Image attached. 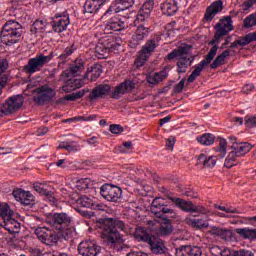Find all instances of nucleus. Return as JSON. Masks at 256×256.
Instances as JSON below:
<instances>
[{
	"mask_svg": "<svg viewBox=\"0 0 256 256\" xmlns=\"http://www.w3.org/2000/svg\"><path fill=\"white\" fill-rule=\"evenodd\" d=\"M185 87V78L182 79L178 84L175 85L174 91L175 93H181Z\"/></svg>",
	"mask_w": 256,
	"mask_h": 256,
	"instance_id": "60",
	"label": "nucleus"
},
{
	"mask_svg": "<svg viewBox=\"0 0 256 256\" xmlns=\"http://www.w3.org/2000/svg\"><path fill=\"white\" fill-rule=\"evenodd\" d=\"M85 71V61L81 58H77L69 68L61 75H66V77H79Z\"/></svg>",
	"mask_w": 256,
	"mask_h": 256,
	"instance_id": "21",
	"label": "nucleus"
},
{
	"mask_svg": "<svg viewBox=\"0 0 256 256\" xmlns=\"http://www.w3.org/2000/svg\"><path fill=\"white\" fill-rule=\"evenodd\" d=\"M33 188H34V191H36V193H39L40 195H45V197H47L50 203H55L56 199H55V196L53 195V191H51L50 186H48L45 183H36L34 184Z\"/></svg>",
	"mask_w": 256,
	"mask_h": 256,
	"instance_id": "29",
	"label": "nucleus"
},
{
	"mask_svg": "<svg viewBox=\"0 0 256 256\" xmlns=\"http://www.w3.org/2000/svg\"><path fill=\"white\" fill-rule=\"evenodd\" d=\"M189 51V46H181L178 49H174L166 56L168 61L178 59V62L176 63L177 73H187V68L191 67L193 61L189 57Z\"/></svg>",
	"mask_w": 256,
	"mask_h": 256,
	"instance_id": "3",
	"label": "nucleus"
},
{
	"mask_svg": "<svg viewBox=\"0 0 256 256\" xmlns=\"http://www.w3.org/2000/svg\"><path fill=\"white\" fill-rule=\"evenodd\" d=\"M198 143L201 145H205L208 147L209 145H213L215 143V135L211 133H205L202 136L197 138Z\"/></svg>",
	"mask_w": 256,
	"mask_h": 256,
	"instance_id": "47",
	"label": "nucleus"
},
{
	"mask_svg": "<svg viewBox=\"0 0 256 256\" xmlns=\"http://www.w3.org/2000/svg\"><path fill=\"white\" fill-rule=\"evenodd\" d=\"M215 209H219L220 211H224L225 213H237V208L233 207H224V206H219L217 204L214 205Z\"/></svg>",
	"mask_w": 256,
	"mask_h": 256,
	"instance_id": "57",
	"label": "nucleus"
},
{
	"mask_svg": "<svg viewBox=\"0 0 256 256\" xmlns=\"http://www.w3.org/2000/svg\"><path fill=\"white\" fill-rule=\"evenodd\" d=\"M70 24L71 20L69 19V14L67 12L56 13L50 22L54 33H63V31H67V27H69Z\"/></svg>",
	"mask_w": 256,
	"mask_h": 256,
	"instance_id": "10",
	"label": "nucleus"
},
{
	"mask_svg": "<svg viewBox=\"0 0 256 256\" xmlns=\"http://www.w3.org/2000/svg\"><path fill=\"white\" fill-rule=\"evenodd\" d=\"M230 31H233V20L231 16H226L216 25L214 37L216 40L221 39V37H224V35H227Z\"/></svg>",
	"mask_w": 256,
	"mask_h": 256,
	"instance_id": "16",
	"label": "nucleus"
},
{
	"mask_svg": "<svg viewBox=\"0 0 256 256\" xmlns=\"http://www.w3.org/2000/svg\"><path fill=\"white\" fill-rule=\"evenodd\" d=\"M221 11H223V1H215L207 8L204 19L206 21H211L213 17H215L217 13H221Z\"/></svg>",
	"mask_w": 256,
	"mask_h": 256,
	"instance_id": "30",
	"label": "nucleus"
},
{
	"mask_svg": "<svg viewBox=\"0 0 256 256\" xmlns=\"http://www.w3.org/2000/svg\"><path fill=\"white\" fill-rule=\"evenodd\" d=\"M46 223L54 227V229H65L73 223V217L67 213H51L46 217Z\"/></svg>",
	"mask_w": 256,
	"mask_h": 256,
	"instance_id": "5",
	"label": "nucleus"
},
{
	"mask_svg": "<svg viewBox=\"0 0 256 256\" xmlns=\"http://www.w3.org/2000/svg\"><path fill=\"white\" fill-rule=\"evenodd\" d=\"M84 85L85 83L81 79H69L66 81L65 85L62 86V91L65 93H71V91L81 89Z\"/></svg>",
	"mask_w": 256,
	"mask_h": 256,
	"instance_id": "34",
	"label": "nucleus"
},
{
	"mask_svg": "<svg viewBox=\"0 0 256 256\" xmlns=\"http://www.w3.org/2000/svg\"><path fill=\"white\" fill-rule=\"evenodd\" d=\"M154 5L155 3L153 0H146L137 14L135 23H143V21H147V19L151 17V11H153Z\"/></svg>",
	"mask_w": 256,
	"mask_h": 256,
	"instance_id": "23",
	"label": "nucleus"
},
{
	"mask_svg": "<svg viewBox=\"0 0 256 256\" xmlns=\"http://www.w3.org/2000/svg\"><path fill=\"white\" fill-rule=\"evenodd\" d=\"M35 235L38 237L39 241L44 243L45 245H57V241L59 238L57 237V233L45 228L39 227L35 230Z\"/></svg>",
	"mask_w": 256,
	"mask_h": 256,
	"instance_id": "14",
	"label": "nucleus"
},
{
	"mask_svg": "<svg viewBox=\"0 0 256 256\" xmlns=\"http://www.w3.org/2000/svg\"><path fill=\"white\" fill-rule=\"evenodd\" d=\"M147 243L150 251L154 253V255H163V253H165V244L161 238L152 236Z\"/></svg>",
	"mask_w": 256,
	"mask_h": 256,
	"instance_id": "27",
	"label": "nucleus"
},
{
	"mask_svg": "<svg viewBox=\"0 0 256 256\" xmlns=\"http://www.w3.org/2000/svg\"><path fill=\"white\" fill-rule=\"evenodd\" d=\"M55 95H57V92H55V89L49 87V85L40 86L33 91V99L36 105L49 103Z\"/></svg>",
	"mask_w": 256,
	"mask_h": 256,
	"instance_id": "7",
	"label": "nucleus"
},
{
	"mask_svg": "<svg viewBox=\"0 0 256 256\" xmlns=\"http://www.w3.org/2000/svg\"><path fill=\"white\" fill-rule=\"evenodd\" d=\"M164 215H168L169 217L173 218L177 214L175 213V210L173 208H171L167 204L163 203V206H162V219H163Z\"/></svg>",
	"mask_w": 256,
	"mask_h": 256,
	"instance_id": "52",
	"label": "nucleus"
},
{
	"mask_svg": "<svg viewBox=\"0 0 256 256\" xmlns=\"http://www.w3.org/2000/svg\"><path fill=\"white\" fill-rule=\"evenodd\" d=\"M90 73H92V77L90 78L91 81H97V79H99V77H101V74L103 73V71L101 70V67H99V66L90 67L87 69L83 79H89Z\"/></svg>",
	"mask_w": 256,
	"mask_h": 256,
	"instance_id": "43",
	"label": "nucleus"
},
{
	"mask_svg": "<svg viewBox=\"0 0 256 256\" xmlns=\"http://www.w3.org/2000/svg\"><path fill=\"white\" fill-rule=\"evenodd\" d=\"M229 55H231V51L229 50H225L220 55H218L210 65L211 69H217V67L223 65V62L225 59H227V57H229Z\"/></svg>",
	"mask_w": 256,
	"mask_h": 256,
	"instance_id": "44",
	"label": "nucleus"
},
{
	"mask_svg": "<svg viewBox=\"0 0 256 256\" xmlns=\"http://www.w3.org/2000/svg\"><path fill=\"white\" fill-rule=\"evenodd\" d=\"M217 51H219V46L214 45L206 55L205 59H203L200 63L194 66V70L188 77V83H193V81H195V79H197V77L201 75V71H203V68L207 67V65H209L211 61H213V59H215V55H217Z\"/></svg>",
	"mask_w": 256,
	"mask_h": 256,
	"instance_id": "8",
	"label": "nucleus"
},
{
	"mask_svg": "<svg viewBox=\"0 0 256 256\" xmlns=\"http://www.w3.org/2000/svg\"><path fill=\"white\" fill-rule=\"evenodd\" d=\"M12 195L16 201H20L23 205H31L35 201V196L29 191L23 189H16L12 192Z\"/></svg>",
	"mask_w": 256,
	"mask_h": 256,
	"instance_id": "24",
	"label": "nucleus"
},
{
	"mask_svg": "<svg viewBox=\"0 0 256 256\" xmlns=\"http://www.w3.org/2000/svg\"><path fill=\"white\" fill-rule=\"evenodd\" d=\"M21 35H23V26L16 20H8L2 27L0 39L4 45H15L19 43Z\"/></svg>",
	"mask_w": 256,
	"mask_h": 256,
	"instance_id": "2",
	"label": "nucleus"
},
{
	"mask_svg": "<svg viewBox=\"0 0 256 256\" xmlns=\"http://www.w3.org/2000/svg\"><path fill=\"white\" fill-rule=\"evenodd\" d=\"M98 229L102 231V239L109 247H115L123 243V235L117 231H125V223L121 220L106 218L99 220L97 223Z\"/></svg>",
	"mask_w": 256,
	"mask_h": 256,
	"instance_id": "1",
	"label": "nucleus"
},
{
	"mask_svg": "<svg viewBox=\"0 0 256 256\" xmlns=\"http://www.w3.org/2000/svg\"><path fill=\"white\" fill-rule=\"evenodd\" d=\"M79 149V144L73 145L68 143V145L66 146V151H69V153L79 151Z\"/></svg>",
	"mask_w": 256,
	"mask_h": 256,
	"instance_id": "62",
	"label": "nucleus"
},
{
	"mask_svg": "<svg viewBox=\"0 0 256 256\" xmlns=\"http://www.w3.org/2000/svg\"><path fill=\"white\" fill-rule=\"evenodd\" d=\"M97 116L95 115H90V116H76L73 117L74 122L77 121H95Z\"/></svg>",
	"mask_w": 256,
	"mask_h": 256,
	"instance_id": "56",
	"label": "nucleus"
},
{
	"mask_svg": "<svg viewBox=\"0 0 256 256\" xmlns=\"http://www.w3.org/2000/svg\"><path fill=\"white\" fill-rule=\"evenodd\" d=\"M135 5V0H115L110 5L109 9L104 13L105 16L113 15V13H120V11H126Z\"/></svg>",
	"mask_w": 256,
	"mask_h": 256,
	"instance_id": "18",
	"label": "nucleus"
},
{
	"mask_svg": "<svg viewBox=\"0 0 256 256\" xmlns=\"http://www.w3.org/2000/svg\"><path fill=\"white\" fill-rule=\"evenodd\" d=\"M75 49H77L75 48V45H71L70 47L65 48L64 52L58 58V65H61V63H65L67 61V58L75 53Z\"/></svg>",
	"mask_w": 256,
	"mask_h": 256,
	"instance_id": "48",
	"label": "nucleus"
},
{
	"mask_svg": "<svg viewBox=\"0 0 256 256\" xmlns=\"http://www.w3.org/2000/svg\"><path fill=\"white\" fill-rule=\"evenodd\" d=\"M73 235H75V231L71 228H67L62 232V237L65 239V241H69V239L73 238Z\"/></svg>",
	"mask_w": 256,
	"mask_h": 256,
	"instance_id": "54",
	"label": "nucleus"
},
{
	"mask_svg": "<svg viewBox=\"0 0 256 256\" xmlns=\"http://www.w3.org/2000/svg\"><path fill=\"white\" fill-rule=\"evenodd\" d=\"M134 237L138 241H144V243H149V241L151 240V238L153 236H150L149 232H147V230L145 228L138 227V228H136V231L134 233Z\"/></svg>",
	"mask_w": 256,
	"mask_h": 256,
	"instance_id": "40",
	"label": "nucleus"
},
{
	"mask_svg": "<svg viewBox=\"0 0 256 256\" xmlns=\"http://www.w3.org/2000/svg\"><path fill=\"white\" fill-rule=\"evenodd\" d=\"M216 151L218 153V157H225L227 155V141L225 139H221L219 142V147L216 148Z\"/></svg>",
	"mask_w": 256,
	"mask_h": 256,
	"instance_id": "51",
	"label": "nucleus"
},
{
	"mask_svg": "<svg viewBox=\"0 0 256 256\" xmlns=\"http://www.w3.org/2000/svg\"><path fill=\"white\" fill-rule=\"evenodd\" d=\"M135 89V83L131 80H126L115 87L114 91L111 93L112 99H121L125 93H129Z\"/></svg>",
	"mask_w": 256,
	"mask_h": 256,
	"instance_id": "22",
	"label": "nucleus"
},
{
	"mask_svg": "<svg viewBox=\"0 0 256 256\" xmlns=\"http://www.w3.org/2000/svg\"><path fill=\"white\" fill-rule=\"evenodd\" d=\"M167 70H162L160 72L149 74L146 79L150 85H157V83H161L164 79H167Z\"/></svg>",
	"mask_w": 256,
	"mask_h": 256,
	"instance_id": "38",
	"label": "nucleus"
},
{
	"mask_svg": "<svg viewBox=\"0 0 256 256\" xmlns=\"http://www.w3.org/2000/svg\"><path fill=\"white\" fill-rule=\"evenodd\" d=\"M170 201L176 204V207L185 211L186 213H200L201 215H210L211 211L203 206H195L193 202L186 201L181 198L170 197Z\"/></svg>",
	"mask_w": 256,
	"mask_h": 256,
	"instance_id": "6",
	"label": "nucleus"
},
{
	"mask_svg": "<svg viewBox=\"0 0 256 256\" xmlns=\"http://www.w3.org/2000/svg\"><path fill=\"white\" fill-rule=\"evenodd\" d=\"M158 46L159 44L155 40H147L135 60L136 67H143V65L147 63V59L151 57V54L155 53V49H157Z\"/></svg>",
	"mask_w": 256,
	"mask_h": 256,
	"instance_id": "9",
	"label": "nucleus"
},
{
	"mask_svg": "<svg viewBox=\"0 0 256 256\" xmlns=\"http://www.w3.org/2000/svg\"><path fill=\"white\" fill-rule=\"evenodd\" d=\"M109 93H111V86L107 84H100L90 92L88 99L91 103H95L97 99H105Z\"/></svg>",
	"mask_w": 256,
	"mask_h": 256,
	"instance_id": "20",
	"label": "nucleus"
},
{
	"mask_svg": "<svg viewBox=\"0 0 256 256\" xmlns=\"http://www.w3.org/2000/svg\"><path fill=\"white\" fill-rule=\"evenodd\" d=\"M23 96L15 95L6 100V102L2 105V113L4 115H9V113H14V111H19L21 107H23Z\"/></svg>",
	"mask_w": 256,
	"mask_h": 256,
	"instance_id": "15",
	"label": "nucleus"
},
{
	"mask_svg": "<svg viewBox=\"0 0 256 256\" xmlns=\"http://www.w3.org/2000/svg\"><path fill=\"white\" fill-rule=\"evenodd\" d=\"M91 209H94V211H107V205L102 203H97L94 201Z\"/></svg>",
	"mask_w": 256,
	"mask_h": 256,
	"instance_id": "59",
	"label": "nucleus"
},
{
	"mask_svg": "<svg viewBox=\"0 0 256 256\" xmlns=\"http://www.w3.org/2000/svg\"><path fill=\"white\" fill-rule=\"evenodd\" d=\"M221 256H235V252L231 251L229 248H225L220 252Z\"/></svg>",
	"mask_w": 256,
	"mask_h": 256,
	"instance_id": "63",
	"label": "nucleus"
},
{
	"mask_svg": "<svg viewBox=\"0 0 256 256\" xmlns=\"http://www.w3.org/2000/svg\"><path fill=\"white\" fill-rule=\"evenodd\" d=\"M202 254L199 246H181L176 250L177 256H201Z\"/></svg>",
	"mask_w": 256,
	"mask_h": 256,
	"instance_id": "31",
	"label": "nucleus"
},
{
	"mask_svg": "<svg viewBox=\"0 0 256 256\" xmlns=\"http://www.w3.org/2000/svg\"><path fill=\"white\" fill-rule=\"evenodd\" d=\"M256 25V13H252L248 15L243 21L244 29H251V27H255Z\"/></svg>",
	"mask_w": 256,
	"mask_h": 256,
	"instance_id": "50",
	"label": "nucleus"
},
{
	"mask_svg": "<svg viewBox=\"0 0 256 256\" xmlns=\"http://www.w3.org/2000/svg\"><path fill=\"white\" fill-rule=\"evenodd\" d=\"M76 203L77 205H80V207H86L88 209H92L94 201L88 196H82L76 200Z\"/></svg>",
	"mask_w": 256,
	"mask_h": 256,
	"instance_id": "49",
	"label": "nucleus"
},
{
	"mask_svg": "<svg viewBox=\"0 0 256 256\" xmlns=\"http://www.w3.org/2000/svg\"><path fill=\"white\" fill-rule=\"evenodd\" d=\"M53 57H55V53L53 52H50L49 55L37 54L34 58L28 60V63L24 66V71L28 75L39 73V71H41Z\"/></svg>",
	"mask_w": 256,
	"mask_h": 256,
	"instance_id": "4",
	"label": "nucleus"
},
{
	"mask_svg": "<svg viewBox=\"0 0 256 256\" xmlns=\"http://www.w3.org/2000/svg\"><path fill=\"white\" fill-rule=\"evenodd\" d=\"M121 193L123 191L119 187L111 184H104L100 188V195L103 199L112 203H117L121 199Z\"/></svg>",
	"mask_w": 256,
	"mask_h": 256,
	"instance_id": "11",
	"label": "nucleus"
},
{
	"mask_svg": "<svg viewBox=\"0 0 256 256\" xmlns=\"http://www.w3.org/2000/svg\"><path fill=\"white\" fill-rule=\"evenodd\" d=\"M233 149L238 154V156L243 157L253 149V145H251L249 142H240L234 144Z\"/></svg>",
	"mask_w": 256,
	"mask_h": 256,
	"instance_id": "37",
	"label": "nucleus"
},
{
	"mask_svg": "<svg viewBox=\"0 0 256 256\" xmlns=\"http://www.w3.org/2000/svg\"><path fill=\"white\" fill-rule=\"evenodd\" d=\"M72 185L73 189H76V191H85V189L89 187V179L73 178Z\"/></svg>",
	"mask_w": 256,
	"mask_h": 256,
	"instance_id": "41",
	"label": "nucleus"
},
{
	"mask_svg": "<svg viewBox=\"0 0 256 256\" xmlns=\"http://www.w3.org/2000/svg\"><path fill=\"white\" fill-rule=\"evenodd\" d=\"M207 215L206 218H193V216L189 215L185 218V222L187 223V225H189L190 227H194L196 229H207V227H209V216L210 214H204Z\"/></svg>",
	"mask_w": 256,
	"mask_h": 256,
	"instance_id": "25",
	"label": "nucleus"
},
{
	"mask_svg": "<svg viewBox=\"0 0 256 256\" xmlns=\"http://www.w3.org/2000/svg\"><path fill=\"white\" fill-rule=\"evenodd\" d=\"M245 123L247 127H250V128L256 127V116H246Z\"/></svg>",
	"mask_w": 256,
	"mask_h": 256,
	"instance_id": "55",
	"label": "nucleus"
},
{
	"mask_svg": "<svg viewBox=\"0 0 256 256\" xmlns=\"http://www.w3.org/2000/svg\"><path fill=\"white\" fill-rule=\"evenodd\" d=\"M163 199L155 198L150 206V211L157 217L158 219H163Z\"/></svg>",
	"mask_w": 256,
	"mask_h": 256,
	"instance_id": "35",
	"label": "nucleus"
},
{
	"mask_svg": "<svg viewBox=\"0 0 256 256\" xmlns=\"http://www.w3.org/2000/svg\"><path fill=\"white\" fill-rule=\"evenodd\" d=\"M236 233L244 237V239H256V229L238 228Z\"/></svg>",
	"mask_w": 256,
	"mask_h": 256,
	"instance_id": "46",
	"label": "nucleus"
},
{
	"mask_svg": "<svg viewBox=\"0 0 256 256\" xmlns=\"http://www.w3.org/2000/svg\"><path fill=\"white\" fill-rule=\"evenodd\" d=\"M78 252L81 256H99L101 255V246L93 240H84L78 245Z\"/></svg>",
	"mask_w": 256,
	"mask_h": 256,
	"instance_id": "12",
	"label": "nucleus"
},
{
	"mask_svg": "<svg viewBox=\"0 0 256 256\" xmlns=\"http://www.w3.org/2000/svg\"><path fill=\"white\" fill-rule=\"evenodd\" d=\"M161 11L163 15L171 17L172 15H175L177 11H179V6H177V2L175 0H166L161 4Z\"/></svg>",
	"mask_w": 256,
	"mask_h": 256,
	"instance_id": "32",
	"label": "nucleus"
},
{
	"mask_svg": "<svg viewBox=\"0 0 256 256\" xmlns=\"http://www.w3.org/2000/svg\"><path fill=\"white\" fill-rule=\"evenodd\" d=\"M3 227L9 233H19L21 224L12 216L4 219Z\"/></svg>",
	"mask_w": 256,
	"mask_h": 256,
	"instance_id": "33",
	"label": "nucleus"
},
{
	"mask_svg": "<svg viewBox=\"0 0 256 256\" xmlns=\"http://www.w3.org/2000/svg\"><path fill=\"white\" fill-rule=\"evenodd\" d=\"M123 29H125V21L119 15L110 18L105 26V31H123Z\"/></svg>",
	"mask_w": 256,
	"mask_h": 256,
	"instance_id": "26",
	"label": "nucleus"
},
{
	"mask_svg": "<svg viewBox=\"0 0 256 256\" xmlns=\"http://www.w3.org/2000/svg\"><path fill=\"white\" fill-rule=\"evenodd\" d=\"M13 215H15V212L9 207V204L0 202V217H2L3 221L9 219V217H13Z\"/></svg>",
	"mask_w": 256,
	"mask_h": 256,
	"instance_id": "42",
	"label": "nucleus"
},
{
	"mask_svg": "<svg viewBox=\"0 0 256 256\" xmlns=\"http://www.w3.org/2000/svg\"><path fill=\"white\" fill-rule=\"evenodd\" d=\"M119 47L120 46L115 38L108 37L100 40V42L96 46V51L99 55H109V53L118 51Z\"/></svg>",
	"mask_w": 256,
	"mask_h": 256,
	"instance_id": "13",
	"label": "nucleus"
},
{
	"mask_svg": "<svg viewBox=\"0 0 256 256\" xmlns=\"http://www.w3.org/2000/svg\"><path fill=\"white\" fill-rule=\"evenodd\" d=\"M235 256H253V253L251 251L240 250L235 252Z\"/></svg>",
	"mask_w": 256,
	"mask_h": 256,
	"instance_id": "64",
	"label": "nucleus"
},
{
	"mask_svg": "<svg viewBox=\"0 0 256 256\" xmlns=\"http://www.w3.org/2000/svg\"><path fill=\"white\" fill-rule=\"evenodd\" d=\"M256 0H246L242 7L244 11H247V9H251V7H253V5H255Z\"/></svg>",
	"mask_w": 256,
	"mask_h": 256,
	"instance_id": "61",
	"label": "nucleus"
},
{
	"mask_svg": "<svg viewBox=\"0 0 256 256\" xmlns=\"http://www.w3.org/2000/svg\"><path fill=\"white\" fill-rule=\"evenodd\" d=\"M148 225L151 231H157L158 229L157 233L160 237H167V235H171V233H173V225L169 221L160 224L156 220H150L148 221Z\"/></svg>",
	"mask_w": 256,
	"mask_h": 256,
	"instance_id": "17",
	"label": "nucleus"
},
{
	"mask_svg": "<svg viewBox=\"0 0 256 256\" xmlns=\"http://www.w3.org/2000/svg\"><path fill=\"white\" fill-rule=\"evenodd\" d=\"M47 27V22L42 21V20H36L31 28L30 31L33 35H37V33H43Z\"/></svg>",
	"mask_w": 256,
	"mask_h": 256,
	"instance_id": "45",
	"label": "nucleus"
},
{
	"mask_svg": "<svg viewBox=\"0 0 256 256\" xmlns=\"http://www.w3.org/2000/svg\"><path fill=\"white\" fill-rule=\"evenodd\" d=\"M210 233L212 235H216V237H219L220 239H231V230L229 229H223L216 226H212L210 229Z\"/></svg>",
	"mask_w": 256,
	"mask_h": 256,
	"instance_id": "39",
	"label": "nucleus"
},
{
	"mask_svg": "<svg viewBox=\"0 0 256 256\" xmlns=\"http://www.w3.org/2000/svg\"><path fill=\"white\" fill-rule=\"evenodd\" d=\"M149 36V28L143 25H140L135 30L134 34L132 35L129 45L132 49L139 47L141 42L145 39V37Z\"/></svg>",
	"mask_w": 256,
	"mask_h": 256,
	"instance_id": "19",
	"label": "nucleus"
},
{
	"mask_svg": "<svg viewBox=\"0 0 256 256\" xmlns=\"http://www.w3.org/2000/svg\"><path fill=\"white\" fill-rule=\"evenodd\" d=\"M197 165H203V167H213L217 165V156H207L205 154H200L197 159Z\"/></svg>",
	"mask_w": 256,
	"mask_h": 256,
	"instance_id": "36",
	"label": "nucleus"
},
{
	"mask_svg": "<svg viewBox=\"0 0 256 256\" xmlns=\"http://www.w3.org/2000/svg\"><path fill=\"white\" fill-rule=\"evenodd\" d=\"M106 3L107 0H86L84 4V13H99L101 7H103V5H105Z\"/></svg>",
	"mask_w": 256,
	"mask_h": 256,
	"instance_id": "28",
	"label": "nucleus"
},
{
	"mask_svg": "<svg viewBox=\"0 0 256 256\" xmlns=\"http://www.w3.org/2000/svg\"><path fill=\"white\" fill-rule=\"evenodd\" d=\"M110 131L114 135H121V133H123V131H125V129L123 128V126H121L119 124H112V125H110Z\"/></svg>",
	"mask_w": 256,
	"mask_h": 256,
	"instance_id": "53",
	"label": "nucleus"
},
{
	"mask_svg": "<svg viewBox=\"0 0 256 256\" xmlns=\"http://www.w3.org/2000/svg\"><path fill=\"white\" fill-rule=\"evenodd\" d=\"M7 67H9V63L5 59H0V78L3 77V73L7 71Z\"/></svg>",
	"mask_w": 256,
	"mask_h": 256,
	"instance_id": "58",
	"label": "nucleus"
}]
</instances>
